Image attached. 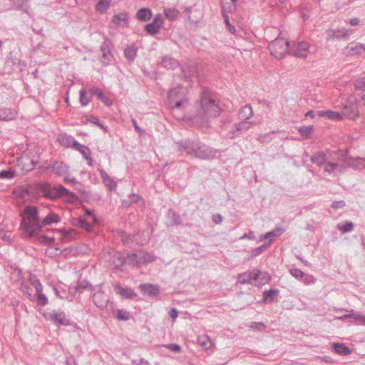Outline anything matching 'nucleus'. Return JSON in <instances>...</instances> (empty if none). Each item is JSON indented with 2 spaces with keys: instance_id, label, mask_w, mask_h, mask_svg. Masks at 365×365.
Masks as SVG:
<instances>
[{
  "instance_id": "1",
  "label": "nucleus",
  "mask_w": 365,
  "mask_h": 365,
  "mask_svg": "<svg viewBox=\"0 0 365 365\" xmlns=\"http://www.w3.org/2000/svg\"><path fill=\"white\" fill-rule=\"evenodd\" d=\"M220 113V108L212 94L207 90H204L200 99L195 110L190 113V122L197 126H207L210 119L217 117Z\"/></svg>"
},
{
  "instance_id": "2",
  "label": "nucleus",
  "mask_w": 365,
  "mask_h": 365,
  "mask_svg": "<svg viewBox=\"0 0 365 365\" xmlns=\"http://www.w3.org/2000/svg\"><path fill=\"white\" fill-rule=\"evenodd\" d=\"M175 145L178 151L186 153L187 155L201 160H212L217 153V150L212 148L199 140L191 139H183L176 141Z\"/></svg>"
},
{
  "instance_id": "3",
  "label": "nucleus",
  "mask_w": 365,
  "mask_h": 365,
  "mask_svg": "<svg viewBox=\"0 0 365 365\" xmlns=\"http://www.w3.org/2000/svg\"><path fill=\"white\" fill-rule=\"evenodd\" d=\"M38 210L35 206H26L21 216V228L29 237H35L41 232Z\"/></svg>"
},
{
  "instance_id": "4",
  "label": "nucleus",
  "mask_w": 365,
  "mask_h": 365,
  "mask_svg": "<svg viewBox=\"0 0 365 365\" xmlns=\"http://www.w3.org/2000/svg\"><path fill=\"white\" fill-rule=\"evenodd\" d=\"M43 195L47 199L55 200L59 198L69 203L78 201V196L61 185L51 186L48 183H43L40 187Z\"/></svg>"
},
{
  "instance_id": "5",
  "label": "nucleus",
  "mask_w": 365,
  "mask_h": 365,
  "mask_svg": "<svg viewBox=\"0 0 365 365\" xmlns=\"http://www.w3.org/2000/svg\"><path fill=\"white\" fill-rule=\"evenodd\" d=\"M120 265H117L116 269L123 270V267L125 264L140 267L143 264L153 262L155 257L144 250H132L127 253L126 257L120 258Z\"/></svg>"
},
{
  "instance_id": "6",
  "label": "nucleus",
  "mask_w": 365,
  "mask_h": 365,
  "mask_svg": "<svg viewBox=\"0 0 365 365\" xmlns=\"http://www.w3.org/2000/svg\"><path fill=\"white\" fill-rule=\"evenodd\" d=\"M185 101V89L183 86L178 85L169 91L168 102L171 109L180 108Z\"/></svg>"
},
{
  "instance_id": "7",
  "label": "nucleus",
  "mask_w": 365,
  "mask_h": 365,
  "mask_svg": "<svg viewBox=\"0 0 365 365\" xmlns=\"http://www.w3.org/2000/svg\"><path fill=\"white\" fill-rule=\"evenodd\" d=\"M289 42L284 38L278 37L272 41L268 46L271 55L281 59L289 51Z\"/></svg>"
},
{
  "instance_id": "8",
  "label": "nucleus",
  "mask_w": 365,
  "mask_h": 365,
  "mask_svg": "<svg viewBox=\"0 0 365 365\" xmlns=\"http://www.w3.org/2000/svg\"><path fill=\"white\" fill-rule=\"evenodd\" d=\"M97 287L98 288V292L92 294L93 304L100 310H113V302L106 297L105 292L102 289V284H98Z\"/></svg>"
},
{
  "instance_id": "9",
  "label": "nucleus",
  "mask_w": 365,
  "mask_h": 365,
  "mask_svg": "<svg viewBox=\"0 0 365 365\" xmlns=\"http://www.w3.org/2000/svg\"><path fill=\"white\" fill-rule=\"evenodd\" d=\"M111 49L112 46L110 41L108 38H106L100 46V51L102 53L100 57V61L104 66L110 65L111 62L114 60V56Z\"/></svg>"
},
{
  "instance_id": "10",
  "label": "nucleus",
  "mask_w": 365,
  "mask_h": 365,
  "mask_svg": "<svg viewBox=\"0 0 365 365\" xmlns=\"http://www.w3.org/2000/svg\"><path fill=\"white\" fill-rule=\"evenodd\" d=\"M48 319L58 327L61 326L68 327L72 325V322L66 317L65 312L60 309L58 312L53 311L50 313Z\"/></svg>"
},
{
  "instance_id": "11",
  "label": "nucleus",
  "mask_w": 365,
  "mask_h": 365,
  "mask_svg": "<svg viewBox=\"0 0 365 365\" xmlns=\"http://www.w3.org/2000/svg\"><path fill=\"white\" fill-rule=\"evenodd\" d=\"M261 273V271L257 269L240 273L237 276V282L242 284H252V281L259 279Z\"/></svg>"
},
{
  "instance_id": "12",
  "label": "nucleus",
  "mask_w": 365,
  "mask_h": 365,
  "mask_svg": "<svg viewBox=\"0 0 365 365\" xmlns=\"http://www.w3.org/2000/svg\"><path fill=\"white\" fill-rule=\"evenodd\" d=\"M115 293L119 295L123 299H134L137 296V293L130 287H123L120 284L113 285Z\"/></svg>"
},
{
  "instance_id": "13",
  "label": "nucleus",
  "mask_w": 365,
  "mask_h": 365,
  "mask_svg": "<svg viewBox=\"0 0 365 365\" xmlns=\"http://www.w3.org/2000/svg\"><path fill=\"white\" fill-rule=\"evenodd\" d=\"M347 150L339 149L336 151H327V162H338L340 164L346 163L347 160Z\"/></svg>"
},
{
  "instance_id": "14",
  "label": "nucleus",
  "mask_w": 365,
  "mask_h": 365,
  "mask_svg": "<svg viewBox=\"0 0 365 365\" xmlns=\"http://www.w3.org/2000/svg\"><path fill=\"white\" fill-rule=\"evenodd\" d=\"M309 44L306 41H300L294 48L289 49V52L292 56L304 58L309 53Z\"/></svg>"
},
{
  "instance_id": "15",
  "label": "nucleus",
  "mask_w": 365,
  "mask_h": 365,
  "mask_svg": "<svg viewBox=\"0 0 365 365\" xmlns=\"http://www.w3.org/2000/svg\"><path fill=\"white\" fill-rule=\"evenodd\" d=\"M140 292L148 297H155L160 294V287L157 284L145 283L139 285Z\"/></svg>"
},
{
  "instance_id": "16",
  "label": "nucleus",
  "mask_w": 365,
  "mask_h": 365,
  "mask_svg": "<svg viewBox=\"0 0 365 365\" xmlns=\"http://www.w3.org/2000/svg\"><path fill=\"white\" fill-rule=\"evenodd\" d=\"M340 114H341V119L343 118H346L351 120H354L358 117L357 105L354 103H349L344 105Z\"/></svg>"
},
{
  "instance_id": "17",
  "label": "nucleus",
  "mask_w": 365,
  "mask_h": 365,
  "mask_svg": "<svg viewBox=\"0 0 365 365\" xmlns=\"http://www.w3.org/2000/svg\"><path fill=\"white\" fill-rule=\"evenodd\" d=\"M250 127V124L248 121H240L239 123H235L229 130L228 135L230 138H234L235 137L246 132Z\"/></svg>"
},
{
  "instance_id": "18",
  "label": "nucleus",
  "mask_w": 365,
  "mask_h": 365,
  "mask_svg": "<svg viewBox=\"0 0 365 365\" xmlns=\"http://www.w3.org/2000/svg\"><path fill=\"white\" fill-rule=\"evenodd\" d=\"M346 168L349 167L354 170H361L365 169V158L356 157L353 158L347 155V160L346 162Z\"/></svg>"
},
{
  "instance_id": "19",
  "label": "nucleus",
  "mask_w": 365,
  "mask_h": 365,
  "mask_svg": "<svg viewBox=\"0 0 365 365\" xmlns=\"http://www.w3.org/2000/svg\"><path fill=\"white\" fill-rule=\"evenodd\" d=\"M129 16L126 12H120L113 16L111 22L116 26H128Z\"/></svg>"
},
{
  "instance_id": "20",
  "label": "nucleus",
  "mask_w": 365,
  "mask_h": 365,
  "mask_svg": "<svg viewBox=\"0 0 365 365\" xmlns=\"http://www.w3.org/2000/svg\"><path fill=\"white\" fill-rule=\"evenodd\" d=\"M57 141L61 145L66 148H74V144L78 143L75 138L67 133H61L58 136Z\"/></svg>"
},
{
  "instance_id": "21",
  "label": "nucleus",
  "mask_w": 365,
  "mask_h": 365,
  "mask_svg": "<svg viewBox=\"0 0 365 365\" xmlns=\"http://www.w3.org/2000/svg\"><path fill=\"white\" fill-rule=\"evenodd\" d=\"M279 294V290L276 288L270 289L269 290H265L263 292V299L262 300V303H272L277 301Z\"/></svg>"
},
{
  "instance_id": "22",
  "label": "nucleus",
  "mask_w": 365,
  "mask_h": 365,
  "mask_svg": "<svg viewBox=\"0 0 365 365\" xmlns=\"http://www.w3.org/2000/svg\"><path fill=\"white\" fill-rule=\"evenodd\" d=\"M346 169V166L344 164H340L338 162H326L324 166V171L329 174L336 171L344 172Z\"/></svg>"
},
{
  "instance_id": "23",
  "label": "nucleus",
  "mask_w": 365,
  "mask_h": 365,
  "mask_svg": "<svg viewBox=\"0 0 365 365\" xmlns=\"http://www.w3.org/2000/svg\"><path fill=\"white\" fill-rule=\"evenodd\" d=\"M98 172L102 179L103 183L109 189V190L112 191L116 188V182L113 180L112 178H110L108 175V174L103 169H98Z\"/></svg>"
},
{
  "instance_id": "24",
  "label": "nucleus",
  "mask_w": 365,
  "mask_h": 365,
  "mask_svg": "<svg viewBox=\"0 0 365 365\" xmlns=\"http://www.w3.org/2000/svg\"><path fill=\"white\" fill-rule=\"evenodd\" d=\"M310 160L319 167H324L327 161V153L322 151L316 152L311 156Z\"/></svg>"
},
{
  "instance_id": "25",
  "label": "nucleus",
  "mask_w": 365,
  "mask_h": 365,
  "mask_svg": "<svg viewBox=\"0 0 365 365\" xmlns=\"http://www.w3.org/2000/svg\"><path fill=\"white\" fill-rule=\"evenodd\" d=\"M253 115L252 107L250 104H246L240 108L238 112V118L242 121H247Z\"/></svg>"
},
{
  "instance_id": "26",
  "label": "nucleus",
  "mask_w": 365,
  "mask_h": 365,
  "mask_svg": "<svg viewBox=\"0 0 365 365\" xmlns=\"http://www.w3.org/2000/svg\"><path fill=\"white\" fill-rule=\"evenodd\" d=\"M17 113L15 110L8 108H0V120L10 121L16 118Z\"/></svg>"
},
{
  "instance_id": "27",
  "label": "nucleus",
  "mask_w": 365,
  "mask_h": 365,
  "mask_svg": "<svg viewBox=\"0 0 365 365\" xmlns=\"http://www.w3.org/2000/svg\"><path fill=\"white\" fill-rule=\"evenodd\" d=\"M160 65L165 68L172 70L175 69L176 67L180 66L178 61L169 56H165L162 57Z\"/></svg>"
},
{
  "instance_id": "28",
  "label": "nucleus",
  "mask_w": 365,
  "mask_h": 365,
  "mask_svg": "<svg viewBox=\"0 0 365 365\" xmlns=\"http://www.w3.org/2000/svg\"><path fill=\"white\" fill-rule=\"evenodd\" d=\"M348 53L350 56H358L365 53V44L349 43L347 46Z\"/></svg>"
},
{
  "instance_id": "29",
  "label": "nucleus",
  "mask_w": 365,
  "mask_h": 365,
  "mask_svg": "<svg viewBox=\"0 0 365 365\" xmlns=\"http://www.w3.org/2000/svg\"><path fill=\"white\" fill-rule=\"evenodd\" d=\"M60 217L58 215L54 212H49L41 221L40 223L41 231L42 230L43 227L50 225L53 223H58L60 222Z\"/></svg>"
},
{
  "instance_id": "30",
  "label": "nucleus",
  "mask_w": 365,
  "mask_h": 365,
  "mask_svg": "<svg viewBox=\"0 0 365 365\" xmlns=\"http://www.w3.org/2000/svg\"><path fill=\"white\" fill-rule=\"evenodd\" d=\"M153 16L152 11L148 8H140L135 14V18L140 21H148Z\"/></svg>"
},
{
  "instance_id": "31",
  "label": "nucleus",
  "mask_w": 365,
  "mask_h": 365,
  "mask_svg": "<svg viewBox=\"0 0 365 365\" xmlns=\"http://www.w3.org/2000/svg\"><path fill=\"white\" fill-rule=\"evenodd\" d=\"M138 48L134 45H128L124 49V56L130 63H133L137 56Z\"/></svg>"
},
{
  "instance_id": "32",
  "label": "nucleus",
  "mask_w": 365,
  "mask_h": 365,
  "mask_svg": "<svg viewBox=\"0 0 365 365\" xmlns=\"http://www.w3.org/2000/svg\"><path fill=\"white\" fill-rule=\"evenodd\" d=\"M61 235V240L63 242H68L75 238L77 232L74 229H59L56 230Z\"/></svg>"
},
{
  "instance_id": "33",
  "label": "nucleus",
  "mask_w": 365,
  "mask_h": 365,
  "mask_svg": "<svg viewBox=\"0 0 365 365\" xmlns=\"http://www.w3.org/2000/svg\"><path fill=\"white\" fill-rule=\"evenodd\" d=\"M52 170L58 175H63L68 170V167L62 161H56L52 165Z\"/></svg>"
},
{
  "instance_id": "34",
  "label": "nucleus",
  "mask_w": 365,
  "mask_h": 365,
  "mask_svg": "<svg viewBox=\"0 0 365 365\" xmlns=\"http://www.w3.org/2000/svg\"><path fill=\"white\" fill-rule=\"evenodd\" d=\"M332 346L334 351L338 354L347 356L351 353L350 348L343 343H334Z\"/></svg>"
},
{
  "instance_id": "35",
  "label": "nucleus",
  "mask_w": 365,
  "mask_h": 365,
  "mask_svg": "<svg viewBox=\"0 0 365 365\" xmlns=\"http://www.w3.org/2000/svg\"><path fill=\"white\" fill-rule=\"evenodd\" d=\"M167 217L170 220V225H179L182 223L181 217L173 209L170 208L167 212Z\"/></svg>"
},
{
  "instance_id": "36",
  "label": "nucleus",
  "mask_w": 365,
  "mask_h": 365,
  "mask_svg": "<svg viewBox=\"0 0 365 365\" xmlns=\"http://www.w3.org/2000/svg\"><path fill=\"white\" fill-rule=\"evenodd\" d=\"M318 115L320 117H324L329 120H339L341 119V114L339 112H335L332 110H319Z\"/></svg>"
},
{
  "instance_id": "37",
  "label": "nucleus",
  "mask_w": 365,
  "mask_h": 365,
  "mask_svg": "<svg viewBox=\"0 0 365 365\" xmlns=\"http://www.w3.org/2000/svg\"><path fill=\"white\" fill-rule=\"evenodd\" d=\"M111 0H99L96 4V11L100 14H106L110 6Z\"/></svg>"
},
{
  "instance_id": "38",
  "label": "nucleus",
  "mask_w": 365,
  "mask_h": 365,
  "mask_svg": "<svg viewBox=\"0 0 365 365\" xmlns=\"http://www.w3.org/2000/svg\"><path fill=\"white\" fill-rule=\"evenodd\" d=\"M273 241H274L273 239H270L268 242H265L262 245L252 249L250 252L251 253L250 257L254 258V257H256L257 256L261 255L269 247V246L272 243Z\"/></svg>"
},
{
  "instance_id": "39",
  "label": "nucleus",
  "mask_w": 365,
  "mask_h": 365,
  "mask_svg": "<svg viewBox=\"0 0 365 365\" xmlns=\"http://www.w3.org/2000/svg\"><path fill=\"white\" fill-rule=\"evenodd\" d=\"M128 197L130 198L132 205L136 204L138 207L144 208L145 200L140 195L136 193H131L128 195Z\"/></svg>"
},
{
  "instance_id": "40",
  "label": "nucleus",
  "mask_w": 365,
  "mask_h": 365,
  "mask_svg": "<svg viewBox=\"0 0 365 365\" xmlns=\"http://www.w3.org/2000/svg\"><path fill=\"white\" fill-rule=\"evenodd\" d=\"M197 342L200 346L205 350L210 349L213 344L212 340L207 335L199 336L197 338Z\"/></svg>"
},
{
  "instance_id": "41",
  "label": "nucleus",
  "mask_w": 365,
  "mask_h": 365,
  "mask_svg": "<svg viewBox=\"0 0 365 365\" xmlns=\"http://www.w3.org/2000/svg\"><path fill=\"white\" fill-rule=\"evenodd\" d=\"M73 150L78 151L84 158L91 155L90 148L87 145H82L78 142L74 144Z\"/></svg>"
},
{
  "instance_id": "42",
  "label": "nucleus",
  "mask_w": 365,
  "mask_h": 365,
  "mask_svg": "<svg viewBox=\"0 0 365 365\" xmlns=\"http://www.w3.org/2000/svg\"><path fill=\"white\" fill-rule=\"evenodd\" d=\"M222 16L225 20V23L227 29L231 34H235L236 33V29H235V26L232 24H231L230 19H229V16L226 14V12H227L226 4H225L224 6L222 7Z\"/></svg>"
},
{
  "instance_id": "43",
  "label": "nucleus",
  "mask_w": 365,
  "mask_h": 365,
  "mask_svg": "<svg viewBox=\"0 0 365 365\" xmlns=\"http://www.w3.org/2000/svg\"><path fill=\"white\" fill-rule=\"evenodd\" d=\"M79 101L82 106H86L91 101V96L88 95L85 88H82L79 91Z\"/></svg>"
},
{
  "instance_id": "44",
  "label": "nucleus",
  "mask_w": 365,
  "mask_h": 365,
  "mask_svg": "<svg viewBox=\"0 0 365 365\" xmlns=\"http://www.w3.org/2000/svg\"><path fill=\"white\" fill-rule=\"evenodd\" d=\"M160 29V27L153 22L147 24L145 26V32L151 36H155V34H157L159 32Z\"/></svg>"
},
{
  "instance_id": "45",
  "label": "nucleus",
  "mask_w": 365,
  "mask_h": 365,
  "mask_svg": "<svg viewBox=\"0 0 365 365\" xmlns=\"http://www.w3.org/2000/svg\"><path fill=\"white\" fill-rule=\"evenodd\" d=\"M354 228V224L351 221H346L343 225H338L337 229L342 233H347L352 231Z\"/></svg>"
},
{
  "instance_id": "46",
  "label": "nucleus",
  "mask_w": 365,
  "mask_h": 365,
  "mask_svg": "<svg viewBox=\"0 0 365 365\" xmlns=\"http://www.w3.org/2000/svg\"><path fill=\"white\" fill-rule=\"evenodd\" d=\"M349 317L356 321H358L361 324L365 326V315L360 314L359 312H355L354 309L349 311Z\"/></svg>"
},
{
  "instance_id": "47",
  "label": "nucleus",
  "mask_w": 365,
  "mask_h": 365,
  "mask_svg": "<svg viewBox=\"0 0 365 365\" xmlns=\"http://www.w3.org/2000/svg\"><path fill=\"white\" fill-rule=\"evenodd\" d=\"M77 221V225L85 229L88 232H91L93 229V227L90 222H88L85 218L83 217H79L76 220Z\"/></svg>"
},
{
  "instance_id": "48",
  "label": "nucleus",
  "mask_w": 365,
  "mask_h": 365,
  "mask_svg": "<svg viewBox=\"0 0 365 365\" xmlns=\"http://www.w3.org/2000/svg\"><path fill=\"white\" fill-rule=\"evenodd\" d=\"M15 176V171L12 168L3 170L0 171V179L10 180Z\"/></svg>"
},
{
  "instance_id": "49",
  "label": "nucleus",
  "mask_w": 365,
  "mask_h": 365,
  "mask_svg": "<svg viewBox=\"0 0 365 365\" xmlns=\"http://www.w3.org/2000/svg\"><path fill=\"white\" fill-rule=\"evenodd\" d=\"M130 317V312L125 309H120L116 312V318L120 321H128Z\"/></svg>"
},
{
  "instance_id": "50",
  "label": "nucleus",
  "mask_w": 365,
  "mask_h": 365,
  "mask_svg": "<svg viewBox=\"0 0 365 365\" xmlns=\"http://www.w3.org/2000/svg\"><path fill=\"white\" fill-rule=\"evenodd\" d=\"M165 16L170 20H174L178 16V11L175 8H168L164 11Z\"/></svg>"
},
{
  "instance_id": "51",
  "label": "nucleus",
  "mask_w": 365,
  "mask_h": 365,
  "mask_svg": "<svg viewBox=\"0 0 365 365\" xmlns=\"http://www.w3.org/2000/svg\"><path fill=\"white\" fill-rule=\"evenodd\" d=\"M80 289L82 290H91V292L93 291L94 287L93 285L88 281H83L78 284V285L75 287L76 292L79 291Z\"/></svg>"
},
{
  "instance_id": "52",
  "label": "nucleus",
  "mask_w": 365,
  "mask_h": 365,
  "mask_svg": "<svg viewBox=\"0 0 365 365\" xmlns=\"http://www.w3.org/2000/svg\"><path fill=\"white\" fill-rule=\"evenodd\" d=\"M83 119H85L86 123L93 124L96 126L101 123L98 116L92 114H86L83 116Z\"/></svg>"
},
{
  "instance_id": "53",
  "label": "nucleus",
  "mask_w": 365,
  "mask_h": 365,
  "mask_svg": "<svg viewBox=\"0 0 365 365\" xmlns=\"http://www.w3.org/2000/svg\"><path fill=\"white\" fill-rule=\"evenodd\" d=\"M248 327L257 331H262L267 327L263 322H252L249 324Z\"/></svg>"
},
{
  "instance_id": "54",
  "label": "nucleus",
  "mask_w": 365,
  "mask_h": 365,
  "mask_svg": "<svg viewBox=\"0 0 365 365\" xmlns=\"http://www.w3.org/2000/svg\"><path fill=\"white\" fill-rule=\"evenodd\" d=\"M357 89L361 91V101L364 106H365V78L359 81L356 84Z\"/></svg>"
},
{
  "instance_id": "55",
  "label": "nucleus",
  "mask_w": 365,
  "mask_h": 365,
  "mask_svg": "<svg viewBox=\"0 0 365 365\" xmlns=\"http://www.w3.org/2000/svg\"><path fill=\"white\" fill-rule=\"evenodd\" d=\"M313 130V125L302 126L298 128L299 134L304 138H308Z\"/></svg>"
},
{
  "instance_id": "56",
  "label": "nucleus",
  "mask_w": 365,
  "mask_h": 365,
  "mask_svg": "<svg viewBox=\"0 0 365 365\" xmlns=\"http://www.w3.org/2000/svg\"><path fill=\"white\" fill-rule=\"evenodd\" d=\"M38 241L44 245H52L55 242V238L53 237H48L46 235H41L38 237Z\"/></svg>"
},
{
  "instance_id": "57",
  "label": "nucleus",
  "mask_w": 365,
  "mask_h": 365,
  "mask_svg": "<svg viewBox=\"0 0 365 365\" xmlns=\"http://www.w3.org/2000/svg\"><path fill=\"white\" fill-rule=\"evenodd\" d=\"M290 274L298 280L302 279L304 276L305 273L299 269L292 268L289 270Z\"/></svg>"
},
{
  "instance_id": "58",
  "label": "nucleus",
  "mask_w": 365,
  "mask_h": 365,
  "mask_svg": "<svg viewBox=\"0 0 365 365\" xmlns=\"http://www.w3.org/2000/svg\"><path fill=\"white\" fill-rule=\"evenodd\" d=\"M48 303V298L46 296L42 293L36 294V304L38 306L44 307Z\"/></svg>"
},
{
  "instance_id": "59",
  "label": "nucleus",
  "mask_w": 365,
  "mask_h": 365,
  "mask_svg": "<svg viewBox=\"0 0 365 365\" xmlns=\"http://www.w3.org/2000/svg\"><path fill=\"white\" fill-rule=\"evenodd\" d=\"M20 290L24 294L26 295L30 300H32L31 289L23 282L21 284Z\"/></svg>"
},
{
  "instance_id": "60",
  "label": "nucleus",
  "mask_w": 365,
  "mask_h": 365,
  "mask_svg": "<svg viewBox=\"0 0 365 365\" xmlns=\"http://www.w3.org/2000/svg\"><path fill=\"white\" fill-rule=\"evenodd\" d=\"M237 0H230V3L224 2L222 4V7L224 6L225 4H226L227 11L232 13L235 11L237 8Z\"/></svg>"
},
{
  "instance_id": "61",
  "label": "nucleus",
  "mask_w": 365,
  "mask_h": 365,
  "mask_svg": "<svg viewBox=\"0 0 365 365\" xmlns=\"http://www.w3.org/2000/svg\"><path fill=\"white\" fill-rule=\"evenodd\" d=\"M163 346L175 353H180L182 351V347L178 344H164Z\"/></svg>"
},
{
  "instance_id": "62",
  "label": "nucleus",
  "mask_w": 365,
  "mask_h": 365,
  "mask_svg": "<svg viewBox=\"0 0 365 365\" xmlns=\"http://www.w3.org/2000/svg\"><path fill=\"white\" fill-rule=\"evenodd\" d=\"M89 93L91 95L96 96L98 100L101 98V96L103 94V91L98 87H92L89 89Z\"/></svg>"
},
{
  "instance_id": "63",
  "label": "nucleus",
  "mask_w": 365,
  "mask_h": 365,
  "mask_svg": "<svg viewBox=\"0 0 365 365\" xmlns=\"http://www.w3.org/2000/svg\"><path fill=\"white\" fill-rule=\"evenodd\" d=\"M152 22L158 25L161 28L164 23V18L161 14H158L155 16Z\"/></svg>"
},
{
  "instance_id": "64",
  "label": "nucleus",
  "mask_w": 365,
  "mask_h": 365,
  "mask_svg": "<svg viewBox=\"0 0 365 365\" xmlns=\"http://www.w3.org/2000/svg\"><path fill=\"white\" fill-rule=\"evenodd\" d=\"M99 101H101L106 106H110L113 103V100L106 96L104 93L99 98Z\"/></svg>"
}]
</instances>
